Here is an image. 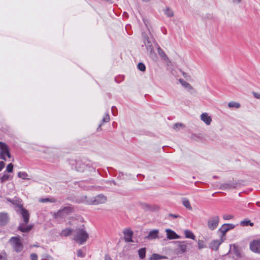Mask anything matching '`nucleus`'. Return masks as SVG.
Wrapping results in <instances>:
<instances>
[{"mask_svg": "<svg viewBox=\"0 0 260 260\" xmlns=\"http://www.w3.org/2000/svg\"><path fill=\"white\" fill-rule=\"evenodd\" d=\"M139 176L142 177L143 178L144 177V176L143 175H142V174H138L137 175V177H139Z\"/></svg>", "mask_w": 260, "mask_h": 260, "instance_id": "obj_54", "label": "nucleus"}, {"mask_svg": "<svg viewBox=\"0 0 260 260\" xmlns=\"http://www.w3.org/2000/svg\"><path fill=\"white\" fill-rule=\"evenodd\" d=\"M9 217L7 213H0V226L6 225L9 221Z\"/></svg>", "mask_w": 260, "mask_h": 260, "instance_id": "obj_14", "label": "nucleus"}, {"mask_svg": "<svg viewBox=\"0 0 260 260\" xmlns=\"http://www.w3.org/2000/svg\"><path fill=\"white\" fill-rule=\"evenodd\" d=\"M179 82L180 83L182 86L186 88L187 90L190 91L193 89L192 86H191V85L189 83L185 81L184 80L180 79H179Z\"/></svg>", "mask_w": 260, "mask_h": 260, "instance_id": "obj_23", "label": "nucleus"}, {"mask_svg": "<svg viewBox=\"0 0 260 260\" xmlns=\"http://www.w3.org/2000/svg\"><path fill=\"white\" fill-rule=\"evenodd\" d=\"M183 126V124L181 123H175L174 125H173V129H175V130H177L178 129H179L180 127H182Z\"/></svg>", "mask_w": 260, "mask_h": 260, "instance_id": "obj_40", "label": "nucleus"}, {"mask_svg": "<svg viewBox=\"0 0 260 260\" xmlns=\"http://www.w3.org/2000/svg\"><path fill=\"white\" fill-rule=\"evenodd\" d=\"M185 236L186 238L191 239L192 240L195 239V236L193 233L189 230H185L184 231Z\"/></svg>", "mask_w": 260, "mask_h": 260, "instance_id": "obj_26", "label": "nucleus"}, {"mask_svg": "<svg viewBox=\"0 0 260 260\" xmlns=\"http://www.w3.org/2000/svg\"><path fill=\"white\" fill-rule=\"evenodd\" d=\"M143 2H149L150 0H142Z\"/></svg>", "mask_w": 260, "mask_h": 260, "instance_id": "obj_55", "label": "nucleus"}, {"mask_svg": "<svg viewBox=\"0 0 260 260\" xmlns=\"http://www.w3.org/2000/svg\"><path fill=\"white\" fill-rule=\"evenodd\" d=\"M213 178H217V176H213Z\"/></svg>", "mask_w": 260, "mask_h": 260, "instance_id": "obj_59", "label": "nucleus"}, {"mask_svg": "<svg viewBox=\"0 0 260 260\" xmlns=\"http://www.w3.org/2000/svg\"><path fill=\"white\" fill-rule=\"evenodd\" d=\"M39 201L41 203L50 202L54 203L56 202V200L53 198H41L39 200Z\"/></svg>", "mask_w": 260, "mask_h": 260, "instance_id": "obj_25", "label": "nucleus"}, {"mask_svg": "<svg viewBox=\"0 0 260 260\" xmlns=\"http://www.w3.org/2000/svg\"><path fill=\"white\" fill-rule=\"evenodd\" d=\"M88 238V234L82 229H77L75 231L74 239L77 243L82 244Z\"/></svg>", "mask_w": 260, "mask_h": 260, "instance_id": "obj_5", "label": "nucleus"}, {"mask_svg": "<svg viewBox=\"0 0 260 260\" xmlns=\"http://www.w3.org/2000/svg\"><path fill=\"white\" fill-rule=\"evenodd\" d=\"M105 260H112L109 255H106L105 256Z\"/></svg>", "mask_w": 260, "mask_h": 260, "instance_id": "obj_50", "label": "nucleus"}, {"mask_svg": "<svg viewBox=\"0 0 260 260\" xmlns=\"http://www.w3.org/2000/svg\"><path fill=\"white\" fill-rule=\"evenodd\" d=\"M88 164L85 165L80 161H78L76 162L75 169L78 172H83L85 171V169L86 168L88 167Z\"/></svg>", "mask_w": 260, "mask_h": 260, "instance_id": "obj_15", "label": "nucleus"}, {"mask_svg": "<svg viewBox=\"0 0 260 260\" xmlns=\"http://www.w3.org/2000/svg\"><path fill=\"white\" fill-rule=\"evenodd\" d=\"M164 34H167V30H165V31H164Z\"/></svg>", "mask_w": 260, "mask_h": 260, "instance_id": "obj_56", "label": "nucleus"}, {"mask_svg": "<svg viewBox=\"0 0 260 260\" xmlns=\"http://www.w3.org/2000/svg\"><path fill=\"white\" fill-rule=\"evenodd\" d=\"M158 230H153L151 231L148 235L146 237V239L148 240H153L158 238Z\"/></svg>", "mask_w": 260, "mask_h": 260, "instance_id": "obj_17", "label": "nucleus"}, {"mask_svg": "<svg viewBox=\"0 0 260 260\" xmlns=\"http://www.w3.org/2000/svg\"><path fill=\"white\" fill-rule=\"evenodd\" d=\"M167 238L169 239H178L179 236L173 231L170 229L166 230Z\"/></svg>", "mask_w": 260, "mask_h": 260, "instance_id": "obj_19", "label": "nucleus"}, {"mask_svg": "<svg viewBox=\"0 0 260 260\" xmlns=\"http://www.w3.org/2000/svg\"><path fill=\"white\" fill-rule=\"evenodd\" d=\"M144 23L145 24V25H147L146 24V21L144 20Z\"/></svg>", "mask_w": 260, "mask_h": 260, "instance_id": "obj_58", "label": "nucleus"}, {"mask_svg": "<svg viewBox=\"0 0 260 260\" xmlns=\"http://www.w3.org/2000/svg\"><path fill=\"white\" fill-rule=\"evenodd\" d=\"M260 203V202H257V205L258 206V204Z\"/></svg>", "mask_w": 260, "mask_h": 260, "instance_id": "obj_60", "label": "nucleus"}, {"mask_svg": "<svg viewBox=\"0 0 260 260\" xmlns=\"http://www.w3.org/2000/svg\"><path fill=\"white\" fill-rule=\"evenodd\" d=\"M30 257L31 260H38V255L36 253H31Z\"/></svg>", "mask_w": 260, "mask_h": 260, "instance_id": "obj_43", "label": "nucleus"}, {"mask_svg": "<svg viewBox=\"0 0 260 260\" xmlns=\"http://www.w3.org/2000/svg\"><path fill=\"white\" fill-rule=\"evenodd\" d=\"M157 47L158 54L160 56V57L164 60H168L169 58L163 50L159 46V45Z\"/></svg>", "mask_w": 260, "mask_h": 260, "instance_id": "obj_22", "label": "nucleus"}, {"mask_svg": "<svg viewBox=\"0 0 260 260\" xmlns=\"http://www.w3.org/2000/svg\"><path fill=\"white\" fill-rule=\"evenodd\" d=\"M11 202L13 204L16 205L19 208L20 214L23 218L24 224H27L29 222L30 215L27 210L23 208V205L21 203L22 201L19 199L13 200L11 201L10 199L8 200Z\"/></svg>", "mask_w": 260, "mask_h": 260, "instance_id": "obj_4", "label": "nucleus"}, {"mask_svg": "<svg viewBox=\"0 0 260 260\" xmlns=\"http://www.w3.org/2000/svg\"><path fill=\"white\" fill-rule=\"evenodd\" d=\"M240 224L242 226H253L254 225V223L253 222H251V221L248 219H245L241 221L240 222Z\"/></svg>", "mask_w": 260, "mask_h": 260, "instance_id": "obj_24", "label": "nucleus"}, {"mask_svg": "<svg viewBox=\"0 0 260 260\" xmlns=\"http://www.w3.org/2000/svg\"><path fill=\"white\" fill-rule=\"evenodd\" d=\"M215 194V193H213L212 194V196H214Z\"/></svg>", "mask_w": 260, "mask_h": 260, "instance_id": "obj_61", "label": "nucleus"}, {"mask_svg": "<svg viewBox=\"0 0 260 260\" xmlns=\"http://www.w3.org/2000/svg\"><path fill=\"white\" fill-rule=\"evenodd\" d=\"M201 119L207 125H210L212 121V118L211 116H209L207 113H204L201 114Z\"/></svg>", "mask_w": 260, "mask_h": 260, "instance_id": "obj_18", "label": "nucleus"}, {"mask_svg": "<svg viewBox=\"0 0 260 260\" xmlns=\"http://www.w3.org/2000/svg\"><path fill=\"white\" fill-rule=\"evenodd\" d=\"M73 212V208L71 206H67L54 213L55 219L64 218Z\"/></svg>", "mask_w": 260, "mask_h": 260, "instance_id": "obj_6", "label": "nucleus"}, {"mask_svg": "<svg viewBox=\"0 0 260 260\" xmlns=\"http://www.w3.org/2000/svg\"><path fill=\"white\" fill-rule=\"evenodd\" d=\"M242 0H233L234 3H240Z\"/></svg>", "mask_w": 260, "mask_h": 260, "instance_id": "obj_52", "label": "nucleus"}, {"mask_svg": "<svg viewBox=\"0 0 260 260\" xmlns=\"http://www.w3.org/2000/svg\"><path fill=\"white\" fill-rule=\"evenodd\" d=\"M233 251L236 256L238 257L240 256V251L237 246L235 245L234 246Z\"/></svg>", "mask_w": 260, "mask_h": 260, "instance_id": "obj_37", "label": "nucleus"}, {"mask_svg": "<svg viewBox=\"0 0 260 260\" xmlns=\"http://www.w3.org/2000/svg\"><path fill=\"white\" fill-rule=\"evenodd\" d=\"M222 240H215L212 241L209 245L210 248L213 250L216 251L218 249L219 246L222 243Z\"/></svg>", "mask_w": 260, "mask_h": 260, "instance_id": "obj_16", "label": "nucleus"}, {"mask_svg": "<svg viewBox=\"0 0 260 260\" xmlns=\"http://www.w3.org/2000/svg\"><path fill=\"white\" fill-rule=\"evenodd\" d=\"M138 254L139 257L141 259H143L145 257L146 255V248H142L139 250L138 251Z\"/></svg>", "mask_w": 260, "mask_h": 260, "instance_id": "obj_29", "label": "nucleus"}, {"mask_svg": "<svg viewBox=\"0 0 260 260\" xmlns=\"http://www.w3.org/2000/svg\"><path fill=\"white\" fill-rule=\"evenodd\" d=\"M115 80L116 82H118V81L117 80V78H115Z\"/></svg>", "mask_w": 260, "mask_h": 260, "instance_id": "obj_57", "label": "nucleus"}, {"mask_svg": "<svg viewBox=\"0 0 260 260\" xmlns=\"http://www.w3.org/2000/svg\"><path fill=\"white\" fill-rule=\"evenodd\" d=\"M18 177L22 179H28V175L25 172H19Z\"/></svg>", "mask_w": 260, "mask_h": 260, "instance_id": "obj_31", "label": "nucleus"}, {"mask_svg": "<svg viewBox=\"0 0 260 260\" xmlns=\"http://www.w3.org/2000/svg\"><path fill=\"white\" fill-rule=\"evenodd\" d=\"M233 218V216L231 215H228V214H226V215H224L223 216V218L224 219V220H229L231 218Z\"/></svg>", "mask_w": 260, "mask_h": 260, "instance_id": "obj_46", "label": "nucleus"}, {"mask_svg": "<svg viewBox=\"0 0 260 260\" xmlns=\"http://www.w3.org/2000/svg\"><path fill=\"white\" fill-rule=\"evenodd\" d=\"M77 256L80 257H83L84 256V254L81 249H79L77 251Z\"/></svg>", "mask_w": 260, "mask_h": 260, "instance_id": "obj_44", "label": "nucleus"}, {"mask_svg": "<svg viewBox=\"0 0 260 260\" xmlns=\"http://www.w3.org/2000/svg\"><path fill=\"white\" fill-rule=\"evenodd\" d=\"M166 258V256L160 255L158 254H153L151 257V258L154 260H159L161 259H165Z\"/></svg>", "mask_w": 260, "mask_h": 260, "instance_id": "obj_34", "label": "nucleus"}, {"mask_svg": "<svg viewBox=\"0 0 260 260\" xmlns=\"http://www.w3.org/2000/svg\"><path fill=\"white\" fill-rule=\"evenodd\" d=\"M168 216L170 217H172L173 218H177L180 217V216L178 214H172V213L169 214Z\"/></svg>", "mask_w": 260, "mask_h": 260, "instance_id": "obj_45", "label": "nucleus"}, {"mask_svg": "<svg viewBox=\"0 0 260 260\" xmlns=\"http://www.w3.org/2000/svg\"><path fill=\"white\" fill-rule=\"evenodd\" d=\"M178 244V248L177 249L178 254H183L186 251L187 245L184 241H176Z\"/></svg>", "mask_w": 260, "mask_h": 260, "instance_id": "obj_13", "label": "nucleus"}, {"mask_svg": "<svg viewBox=\"0 0 260 260\" xmlns=\"http://www.w3.org/2000/svg\"><path fill=\"white\" fill-rule=\"evenodd\" d=\"M6 156L9 158L11 157L9 147L6 143L0 141V159L6 160Z\"/></svg>", "mask_w": 260, "mask_h": 260, "instance_id": "obj_8", "label": "nucleus"}, {"mask_svg": "<svg viewBox=\"0 0 260 260\" xmlns=\"http://www.w3.org/2000/svg\"><path fill=\"white\" fill-rule=\"evenodd\" d=\"M42 257L43 258L41 260H53V258L48 254H44Z\"/></svg>", "mask_w": 260, "mask_h": 260, "instance_id": "obj_41", "label": "nucleus"}, {"mask_svg": "<svg viewBox=\"0 0 260 260\" xmlns=\"http://www.w3.org/2000/svg\"><path fill=\"white\" fill-rule=\"evenodd\" d=\"M13 165L12 163L8 164L6 168V171L8 173H12L13 171Z\"/></svg>", "mask_w": 260, "mask_h": 260, "instance_id": "obj_38", "label": "nucleus"}, {"mask_svg": "<svg viewBox=\"0 0 260 260\" xmlns=\"http://www.w3.org/2000/svg\"><path fill=\"white\" fill-rule=\"evenodd\" d=\"M250 250L260 254V240H254L250 243Z\"/></svg>", "mask_w": 260, "mask_h": 260, "instance_id": "obj_10", "label": "nucleus"}, {"mask_svg": "<svg viewBox=\"0 0 260 260\" xmlns=\"http://www.w3.org/2000/svg\"><path fill=\"white\" fill-rule=\"evenodd\" d=\"M110 120V116L108 113L105 114V116L102 119V123L99 124L98 127V131H100L101 129V127L102 126L103 123L104 122H108Z\"/></svg>", "mask_w": 260, "mask_h": 260, "instance_id": "obj_28", "label": "nucleus"}, {"mask_svg": "<svg viewBox=\"0 0 260 260\" xmlns=\"http://www.w3.org/2000/svg\"><path fill=\"white\" fill-rule=\"evenodd\" d=\"M10 175L6 174V172H4V174L3 175V176L1 177V182L2 183L5 182L10 179Z\"/></svg>", "mask_w": 260, "mask_h": 260, "instance_id": "obj_33", "label": "nucleus"}, {"mask_svg": "<svg viewBox=\"0 0 260 260\" xmlns=\"http://www.w3.org/2000/svg\"><path fill=\"white\" fill-rule=\"evenodd\" d=\"M143 38V43L146 49L149 53V56L152 59L156 58V54L154 52V46L157 47L158 44L156 42L155 39L152 37L149 38L147 35L145 33L142 34Z\"/></svg>", "mask_w": 260, "mask_h": 260, "instance_id": "obj_2", "label": "nucleus"}, {"mask_svg": "<svg viewBox=\"0 0 260 260\" xmlns=\"http://www.w3.org/2000/svg\"><path fill=\"white\" fill-rule=\"evenodd\" d=\"M96 167H98V164H96V163H94V164H92V166H91V168L93 169V170H89V171L90 172H92V171L94 172L95 171V168Z\"/></svg>", "mask_w": 260, "mask_h": 260, "instance_id": "obj_48", "label": "nucleus"}, {"mask_svg": "<svg viewBox=\"0 0 260 260\" xmlns=\"http://www.w3.org/2000/svg\"><path fill=\"white\" fill-rule=\"evenodd\" d=\"M235 225L233 224L225 223L219 229L218 231L222 233V235H224L225 233L230 230L233 229Z\"/></svg>", "mask_w": 260, "mask_h": 260, "instance_id": "obj_12", "label": "nucleus"}, {"mask_svg": "<svg viewBox=\"0 0 260 260\" xmlns=\"http://www.w3.org/2000/svg\"><path fill=\"white\" fill-rule=\"evenodd\" d=\"M246 182L242 180H236L233 179L228 182L222 183L220 186V189L222 190H230L245 185Z\"/></svg>", "mask_w": 260, "mask_h": 260, "instance_id": "obj_3", "label": "nucleus"}, {"mask_svg": "<svg viewBox=\"0 0 260 260\" xmlns=\"http://www.w3.org/2000/svg\"><path fill=\"white\" fill-rule=\"evenodd\" d=\"M164 13L168 17H172L174 16L173 11L169 7L166 8Z\"/></svg>", "mask_w": 260, "mask_h": 260, "instance_id": "obj_27", "label": "nucleus"}, {"mask_svg": "<svg viewBox=\"0 0 260 260\" xmlns=\"http://www.w3.org/2000/svg\"><path fill=\"white\" fill-rule=\"evenodd\" d=\"M183 205L188 209L191 210L192 208L190 205L189 201L186 198L182 199Z\"/></svg>", "mask_w": 260, "mask_h": 260, "instance_id": "obj_30", "label": "nucleus"}, {"mask_svg": "<svg viewBox=\"0 0 260 260\" xmlns=\"http://www.w3.org/2000/svg\"><path fill=\"white\" fill-rule=\"evenodd\" d=\"M182 75H183V76L184 78H186V77H187V74H186V73H184V72H183V73H182Z\"/></svg>", "mask_w": 260, "mask_h": 260, "instance_id": "obj_53", "label": "nucleus"}, {"mask_svg": "<svg viewBox=\"0 0 260 260\" xmlns=\"http://www.w3.org/2000/svg\"><path fill=\"white\" fill-rule=\"evenodd\" d=\"M0 260H7V254L5 252L0 253Z\"/></svg>", "mask_w": 260, "mask_h": 260, "instance_id": "obj_42", "label": "nucleus"}, {"mask_svg": "<svg viewBox=\"0 0 260 260\" xmlns=\"http://www.w3.org/2000/svg\"><path fill=\"white\" fill-rule=\"evenodd\" d=\"M219 222L218 216H213L209 218L208 221V227L210 230H214L217 228Z\"/></svg>", "mask_w": 260, "mask_h": 260, "instance_id": "obj_9", "label": "nucleus"}, {"mask_svg": "<svg viewBox=\"0 0 260 260\" xmlns=\"http://www.w3.org/2000/svg\"><path fill=\"white\" fill-rule=\"evenodd\" d=\"M25 224H24V223H20L18 226V230H20L22 232H24V233L28 232L29 231H30L31 230V229L32 228V225H27L25 226Z\"/></svg>", "mask_w": 260, "mask_h": 260, "instance_id": "obj_20", "label": "nucleus"}, {"mask_svg": "<svg viewBox=\"0 0 260 260\" xmlns=\"http://www.w3.org/2000/svg\"><path fill=\"white\" fill-rule=\"evenodd\" d=\"M198 247L199 249H201L206 247L205 245L204 244V242L203 240H199L198 242Z\"/></svg>", "mask_w": 260, "mask_h": 260, "instance_id": "obj_39", "label": "nucleus"}, {"mask_svg": "<svg viewBox=\"0 0 260 260\" xmlns=\"http://www.w3.org/2000/svg\"><path fill=\"white\" fill-rule=\"evenodd\" d=\"M252 94H253V96L255 98H256L257 99H260V93H257V92H253Z\"/></svg>", "mask_w": 260, "mask_h": 260, "instance_id": "obj_47", "label": "nucleus"}, {"mask_svg": "<svg viewBox=\"0 0 260 260\" xmlns=\"http://www.w3.org/2000/svg\"><path fill=\"white\" fill-rule=\"evenodd\" d=\"M74 200L78 203H85L89 205L104 204L107 201L106 196H74Z\"/></svg>", "mask_w": 260, "mask_h": 260, "instance_id": "obj_1", "label": "nucleus"}, {"mask_svg": "<svg viewBox=\"0 0 260 260\" xmlns=\"http://www.w3.org/2000/svg\"><path fill=\"white\" fill-rule=\"evenodd\" d=\"M5 163L3 161H0V172L5 167Z\"/></svg>", "mask_w": 260, "mask_h": 260, "instance_id": "obj_49", "label": "nucleus"}, {"mask_svg": "<svg viewBox=\"0 0 260 260\" xmlns=\"http://www.w3.org/2000/svg\"><path fill=\"white\" fill-rule=\"evenodd\" d=\"M123 234L124 235V239L126 242H133L132 237L133 236V232L129 229H125L123 230Z\"/></svg>", "mask_w": 260, "mask_h": 260, "instance_id": "obj_11", "label": "nucleus"}, {"mask_svg": "<svg viewBox=\"0 0 260 260\" xmlns=\"http://www.w3.org/2000/svg\"><path fill=\"white\" fill-rule=\"evenodd\" d=\"M72 230L70 229L67 228L62 230L61 232V235L63 236H69L72 233Z\"/></svg>", "mask_w": 260, "mask_h": 260, "instance_id": "obj_32", "label": "nucleus"}, {"mask_svg": "<svg viewBox=\"0 0 260 260\" xmlns=\"http://www.w3.org/2000/svg\"><path fill=\"white\" fill-rule=\"evenodd\" d=\"M9 242L12 245L14 250L16 252L21 251L23 248V245L20 241V238L18 237H13L11 238Z\"/></svg>", "mask_w": 260, "mask_h": 260, "instance_id": "obj_7", "label": "nucleus"}, {"mask_svg": "<svg viewBox=\"0 0 260 260\" xmlns=\"http://www.w3.org/2000/svg\"><path fill=\"white\" fill-rule=\"evenodd\" d=\"M115 109H116V107L112 106V108H111V110H112V112L113 113V115H115V113H114V110H115Z\"/></svg>", "mask_w": 260, "mask_h": 260, "instance_id": "obj_51", "label": "nucleus"}, {"mask_svg": "<svg viewBox=\"0 0 260 260\" xmlns=\"http://www.w3.org/2000/svg\"><path fill=\"white\" fill-rule=\"evenodd\" d=\"M85 183H86V182L85 181H82L80 182H75L74 183V184L75 185H78L79 187L83 188L85 190L91 189L93 187V186H87L85 185Z\"/></svg>", "mask_w": 260, "mask_h": 260, "instance_id": "obj_21", "label": "nucleus"}, {"mask_svg": "<svg viewBox=\"0 0 260 260\" xmlns=\"http://www.w3.org/2000/svg\"><path fill=\"white\" fill-rule=\"evenodd\" d=\"M228 106L230 108H239L240 107V104L235 102H230L228 104Z\"/></svg>", "mask_w": 260, "mask_h": 260, "instance_id": "obj_35", "label": "nucleus"}, {"mask_svg": "<svg viewBox=\"0 0 260 260\" xmlns=\"http://www.w3.org/2000/svg\"><path fill=\"white\" fill-rule=\"evenodd\" d=\"M138 69L144 72L146 70L145 65L142 62H139L137 65Z\"/></svg>", "mask_w": 260, "mask_h": 260, "instance_id": "obj_36", "label": "nucleus"}]
</instances>
